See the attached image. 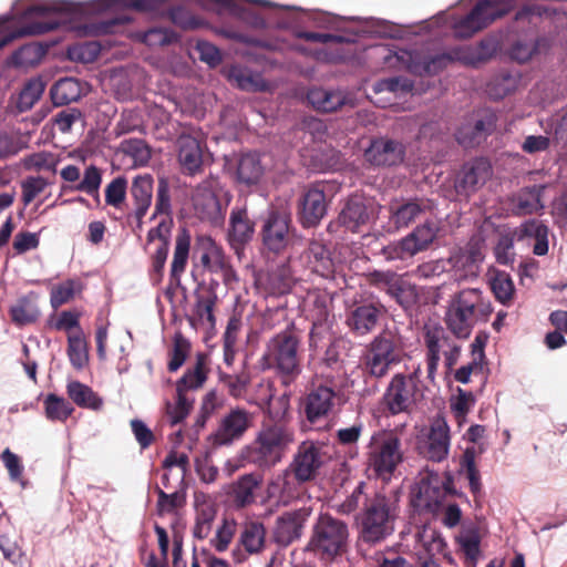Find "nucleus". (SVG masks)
<instances>
[{
    "instance_id": "nucleus-27",
    "label": "nucleus",
    "mask_w": 567,
    "mask_h": 567,
    "mask_svg": "<svg viewBox=\"0 0 567 567\" xmlns=\"http://www.w3.org/2000/svg\"><path fill=\"white\" fill-rule=\"evenodd\" d=\"M327 213L326 195L319 184L310 186L300 202L299 220L306 228L317 226Z\"/></svg>"
},
{
    "instance_id": "nucleus-38",
    "label": "nucleus",
    "mask_w": 567,
    "mask_h": 567,
    "mask_svg": "<svg viewBox=\"0 0 567 567\" xmlns=\"http://www.w3.org/2000/svg\"><path fill=\"white\" fill-rule=\"evenodd\" d=\"M153 184L154 179L150 174L137 175L132 182L130 194L138 216L146 215L152 204Z\"/></svg>"
},
{
    "instance_id": "nucleus-28",
    "label": "nucleus",
    "mask_w": 567,
    "mask_h": 567,
    "mask_svg": "<svg viewBox=\"0 0 567 567\" xmlns=\"http://www.w3.org/2000/svg\"><path fill=\"white\" fill-rule=\"evenodd\" d=\"M311 514L310 507L287 512L277 518L275 538L281 545H289L299 538L306 520Z\"/></svg>"
},
{
    "instance_id": "nucleus-40",
    "label": "nucleus",
    "mask_w": 567,
    "mask_h": 567,
    "mask_svg": "<svg viewBox=\"0 0 567 567\" xmlns=\"http://www.w3.org/2000/svg\"><path fill=\"white\" fill-rule=\"evenodd\" d=\"M437 226L433 220L426 219L405 236L406 241L414 254L426 250L437 236Z\"/></svg>"
},
{
    "instance_id": "nucleus-15",
    "label": "nucleus",
    "mask_w": 567,
    "mask_h": 567,
    "mask_svg": "<svg viewBox=\"0 0 567 567\" xmlns=\"http://www.w3.org/2000/svg\"><path fill=\"white\" fill-rule=\"evenodd\" d=\"M452 484L450 475L442 478L437 473L423 474L413 489L417 506L426 508L439 506L447 495L452 494Z\"/></svg>"
},
{
    "instance_id": "nucleus-5",
    "label": "nucleus",
    "mask_w": 567,
    "mask_h": 567,
    "mask_svg": "<svg viewBox=\"0 0 567 567\" xmlns=\"http://www.w3.org/2000/svg\"><path fill=\"white\" fill-rule=\"evenodd\" d=\"M511 9L512 0H480L467 14L452 23L453 37L457 40L471 39Z\"/></svg>"
},
{
    "instance_id": "nucleus-30",
    "label": "nucleus",
    "mask_w": 567,
    "mask_h": 567,
    "mask_svg": "<svg viewBox=\"0 0 567 567\" xmlns=\"http://www.w3.org/2000/svg\"><path fill=\"white\" fill-rule=\"evenodd\" d=\"M190 250V235L186 229L177 234L175 248L169 269L168 288H178L182 284V275L186 270Z\"/></svg>"
},
{
    "instance_id": "nucleus-54",
    "label": "nucleus",
    "mask_w": 567,
    "mask_h": 567,
    "mask_svg": "<svg viewBox=\"0 0 567 567\" xmlns=\"http://www.w3.org/2000/svg\"><path fill=\"white\" fill-rule=\"evenodd\" d=\"M190 342L181 332H176L173 338V347L168 352L169 361L167 363V370L169 372H176L182 368L190 353Z\"/></svg>"
},
{
    "instance_id": "nucleus-25",
    "label": "nucleus",
    "mask_w": 567,
    "mask_h": 567,
    "mask_svg": "<svg viewBox=\"0 0 567 567\" xmlns=\"http://www.w3.org/2000/svg\"><path fill=\"white\" fill-rule=\"evenodd\" d=\"M499 50V41L495 35H486L475 45L464 44L454 47L457 62L471 68H478L495 56Z\"/></svg>"
},
{
    "instance_id": "nucleus-61",
    "label": "nucleus",
    "mask_w": 567,
    "mask_h": 567,
    "mask_svg": "<svg viewBox=\"0 0 567 567\" xmlns=\"http://www.w3.org/2000/svg\"><path fill=\"white\" fill-rule=\"evenodd\" d=\"M44 92V85L40 80L29 81L19 94L18 105L21 111L30 110Z\"/></svg>"
},
{
    "instance_id": "nucleus-29",
    "label": "nucleus",
    "mask_w": 567,
    "mask_h": 567,
    "mask_svg": "<svg viewBox=\"0 0 567 567\" xmlns=\"http://www.w3.org/2000/svg\"><path fill=\"white\" fill-rule=\"evenodd\" d=\"M429 210L430 203L425 199L393 202L389 206L390 221L396 229L406 228Z\"/></svg>"
},
{
    "instance_id": "nucleus-10",
    "label": "nucleus",
    "mask_w": 567,
    "mask_h": 567,
    "mask_svg": "<svg viewBox=\"0 0 567 567\" xmlns=\"http://www.w3.org/2000/svg\"><path fill=\"white\" fill-rule=\"evenodd\" d=\"M374 450L371 454L370 464L377 476L389 481L398 465L402 462L400 440L391 432H380L373 436Z\"/></svg>"
},
{
    "instance_id": "nucleus-43",
    "label": "nucleus",
    "mask_w": 567,
    "mask_h": 567,
    "mask_svg": "<svg viewBox=\"0 0 567 567\" xmlns=\"http://www.w3.org/2000/svg\"><path fill=\"white\" fill-rule=\"evenodd\" d=\"M66 352L74 369L82 370L89 363L87 342L82 329L68 336Z\"/></svg>"
},
{
    "instance_id": "nucleus-49",
    "label": "nucleus",
    "mask_w": 567,
    "mask_h": 567,
    "mask_svg": "<svg viewBox=\"0 0 567 567\" xmlns=\"http://www.w3.org/2000/svg\"><path fill=\"white\" fill-rule=\"evenodd\" d=\"M45 54V50L38 43L22 45L16 50L9 60V63L16 68H30L40 63Z\"/></svg>"
},
{
    "instance_id": "nucleus-19",
    "label": "nucleus",
    "mask_w": 567,
    "mask_h": 567,
    "mask_svg": "<svg viewBox=\"0 0 567 567\" xmlns=\"http://www.w3.org/2000/svg\"><path fill=\"white\" fill-rule=\"evenodd\" d=\"M375 213L374 204L370 199L353 195L346 202L338 216V221L346 229L359 233L374 218Z\"/></svg>"
},
{
    "instance_id": "nucleus-11",
    "label": "nucleus",
    "mask_w": 567,
    "mask_h": 567,
    "mask_svg": "<svg viewBox=\"0 0 567 567\" xmlns=\"http://www.w3.org/2000/svg\"><path fill=\"white\" fill-rule=\"evenodd\" d=\"M326 461L327 455L321 446L303 442L286 470L300 486L316 480Z\"/></svg>"
},
{
    "instance_id": "nucleus-12",
    "label": "nucleus",
    "mask_w": 567,
    "mask_h": 567,
    "mask_svg": "<svg viewBox=\"0 0 567 567\" xmlns=\"http://www.w3.org/2000/svg\"><path fill=\"white\" fill-rule=\"evenodd\" d=\"M385 312L379 301L355 302L346 312V326L353 336L364 337L377 329Z\"/></svg>"
},
{
    "instance_id": "nucleus-9",
    "label": "nucleus",
    "mask_w": 567,
    "mask_h": 567,
    "mask_svg": "<svg viewBox=\"0 0 567 567\" xmlns=\"http://www.w3.org/2000/svg\"><path fill=\"white\" fill-rule=\"evenodd\" d=\"M264 246L275 254L284 251L293 238L291 214L288 208L271 207L260 230Z\"/></svg>"
},
{
    "instance_id": "nucleus-3",
    "label": "nucleus",
    "mask_w": 567,
    "mask_h": 567,
    "mask_svg": "<svg viewBox=\"0 0 567 567\" xmlns=\"http://www.w3.org/2000/svg\"><path fill=\"white\" fill-rule=\"evenodd\" d=\"M300 346L301 337L293 322L266 343L262 360L268 369L276 371L285 385L292 383L301 373Z\"/></svg>"
},
{
    "instance_id": "nucleus-62",
    "label": "nucleus",
    "mask_w": 567,
    "mask_h": 567,
    "mask_svg": "<svg viewBox=\"0 0 567 567\" xmlns=\"http://www.w3.org/2000/svg\"><path fill=\"white\" fill-rule=\"evenodd\" d=\"M169 20L184 30H195L202 25V21L183 6H174L168 10Z\"/></svg>"
},
{
    "instance_id": "nucleus-60",
    "label": "nucleus",
    "mask_w": 567,
    "mask_h": 567,
    "mask_svg": "<svg viewBox=\"0 0 567 567\" xmlns=\"http://www.w3.org/2000/svg\"><path fill=\"white\" fill-rule=\"evenodd\" d=\"M168 251L169 249H167L166 246L157 247L155 252L150 257L148 278L153 286H158L163 281Z\"/></svg>"
},
{
    "instance_id": "nucleus-23",
    "label": "nucleus",
    "mask_w": 567,
    "mask_h": 567,
    "mask_svg": "<svg viewBox=\"0 0 567 567\" xmlns=\"http://www.w3.org/2000/svg\"><path fill=\"white\" fill-rule=\"evenodd\" d=\"M266 545L265 525L256 520L246 522L243 525L237 547L233 550V557L237 563H243L250 555L261 554Z\"/></svg>"
},
{
    "instance_id": "nucleus-42",
    "label": "nucleus",
    "mask_w": 567,
    "mask_h": 567,
    "mask_svg": "<svg viewBox=\"0 0 567 567\" xmlns=\"http://www.w3.org/2000/svg\"><path fill=\"white\" fill-rule=\"evenodd\" d=\"M261 480L255 474L241 476L233 486L234 502L239 507H245L255 502V491L259 487Z\"/></svg>"
},
{
    "instance_id": "nucleus-14",
    "label": "nucleus",
    "mask_w": 567,
    "mask_h": 567,
    "mask_svg": "<svg viewBox=\"0 0 567 567\" xmlns=\"http://www.w3.org/2000/svg\"><path fill=\"white\" fill-rule=\"evenodd\" d=\"M292 434L287 427H264L257 437V461L261 465L271 466L279 462L286 447L292 442Z\"/></svg>"
},
{
    "instance_id": "nucleus-47",
    "label": "nucleus",
    "mask_w": 567,
    "mask_h": 567,
    "mask_svg": "<svg viewBox=\"0 0 567 567\" xmlns=\"http://www.w3.org/2000/svg\"><path fill=\"white\" fill-rule=\"evenodd\" d=\"M328 318V308L326 306L319 307L317 316L313 317L312 328L309 333V348L311 351H317L322 347L323 341L330 338Z\"/></svg>"
},
{
    "instance_id": "nucleus-6",
    "label": "nucleus",
    "mask_w": 567,
    "mask_h": 567,
    "mask_svg": "<svg viewBox=\"0 0 567 567\" xmlns=\"http://www.w3.org/2000/svg\"><path fill=\"white\" fill-rule=\"evenodd\" d=\"M423 338L426 348L427 378L434 379L441 354L444 357L446 373H451L461 357V344L439 324L425 326Z\"/></svg>"
},
{
    "instance_id": "nucleus-21",
    "label": "nucleus",
    "mask_w": 567,
    "mask_h": 567,
    "mask_svg": "<svg viewBox=\"0 0 567 567\" xmlns=\"http://www.w3.org/2000/svg\"><path fill=\"white\" fill-rule=\"evenodd\" d=\"M177 161L186 176L200 174L204 168V144L190 134H181L176 140Z\"/></svg>"
},
{
    "instance_id": "nucleus-63",
    "label": "nucleus",
    "mask_w": 567,
    "mask_h": 567,
    "mask_svg": "<svg viewBox=\"0 0 567 567\" xmlns=\"http://www.w3.org/2000/svg\"><path fill=\"white\" fill-rule=\"evenodd\" d=\"M127 179L124 176H117L105 187V203L115 208L121 207L126 198Z\"/></svg>"
},
{
    "instance_id": "nucleus-41",
    "label": "nucleus",
    "mask_w": 567,
    "mask_h": 567,
    "mask_svg": "<svg viewBox=\"0 0 567 567\" xmlns=\"http://www.w3.org/2000/svg\"><path fill=\"white\" fill-rule=\"evenodd\" d=\"M520 233L523 237L535 239L533 252L536 256H545L548 252V227L540 220L530 219L522 225Z\"/></svg>"
},
{
    "instance_id": "nucleus-57",
    "label": "nucleus",
    "mask_w": 567,
    "mask_h": 567,
    "mask_svg": "<svg viewBox=\"0 0 567 567\" xmlns=\"http://www.w3.org/2000/svg\"><path fill=\"white\" fill-rule=\"evenodd\" d=\"M223 406V398L215 390L208 391L202 399L197 420L194 425H205Z\"/></svg>"
},
{
    "instance_id": "nucleus-1",
    "label": "nucleus",
    "mask_w": 567,
    "mask_h": 567,
    "mask_svg": "<svg viewBox=\"0 0 567 567\" xmlns=\"http://www.w3.org/2000/svg\"><path fill=\"white\" fill-rule=\"evenodd\" d=\"M493 312L491 301L476 288L463 289L451 300L445 324L457 339H467L478 322H486Z\"/></svg>"
},
{
    "instance_id": "nucleus-53",
    "label": "nucleus",
    "mask_w": 567,
    "mask_h": 567,
    "mask_svg": "<svg viewBox=\"0 0 567 567\" xmlns=\"http://www.w3.org/2000/svg\"><path fill=\"white\" fill-rule=\"evenodd\" d=\"M388 295L394 299L402 308L409 309L416 305L419 292L415 285L404 280L400 275L398 280L393 284Z\"/></svg>"
},
{
    "instance_id": "nucleus-50",
    "label": "nucleus",
    "mask_w": 567,
    "mask_h": 567,
    "mask_svg": "<svg viewBox=\"0 0 567 567\" xmlns=\"http://www.w3.org/2000/svg\"><path fill=\"white\" fill-rule=\"evenodd\" d=\"M83 282L78 278H70L52 287L50 291V303L53 309L71 301L76 292L82 291Z\"/></svg>"
},
{
    "instance_id": "nucleus-22",
    "label": "nucleus",
    "mask_w": 567,
    "mask_h": 567,
    "mask_svg": "<svg viewBox=\"0 0 567 567\" xmlns=\"http://www.w3.org/2000/svg\"><path fill=\"white\" fill-rule=\"evenodd\" d=\"M342 340L332 339L321 359L320 375L323 382L336 388H348L349 379L347 375L343 359L341 358Z\"/></svg>"
},
{
    "instance_id": "nucleus-56",
    "label": "nucleus",
    "mask_w": 567,
    "mask_h": 567,
    "mask_svg": "<svg viewBox=\"0 0 567 567\" xmlns=\"http://www.w3.org/2000/svg\"><path fill=\"white\" fill-rule=\"evenodd\" d=\"M132 22V18L127 14H120L107 20L92 22L85 27L86 33L90 35H103L116 32V29Z\"/></svg>"
},
{
    "instance_id": "nucleus-37",
    "label": "nucleus",
    "mask_w": 567,
    "mask_h": 567,
    "mask_svg": "<svg viewBox=\"0 0 567 567\" xmlns=\"http://www.w3.org/2000/svg\"><path fill=\"white\" fill-rule=\"evenodd\" d=\"M546 186L533 185L522 188L513 199L517 215H532L544 208L542 197Z\"/></svg>"
},
{
    "instance_id": "nucleus-35",
    "label": "nucleus",
    "mask_w": 567,
    "mask_h": 567,
    "mask_svg": "<svg viewBox=\"0 0 567 567\" xmlns=\"http://www.w3.org/2000/svg\"><path fill=\"white\" fill-rule=\"evenodd\" d=\"M236 174L238 182L247 186L258 184L265 174L260 154L257 152L241 154L237 163Z\"/></svg>"
},
{
    "instance_id": "nucleus-24",
    "label": "nucleus",
    "mask_w": 567,
    "mask_h": 567,
    "mask_svg": "<svg viewBox=\"0 0 567 567\" xmlns=\"http://www.w3.org/2000/svg\"><path fill=\"white\" fill-rule=\"evenodd\" d=\"M194 508L195 518L192 527V535L198 540L207 539L212 535L217 517V503L209 494L195 492Z\"/></svg>"
},
{
    "instance_id": "nucleus-34",
    "label": "nucleus",
    "mask_w": 567,
    "mask_h": 567,
    "mask_svg": "<svg viewBox=\"0 0 567 567\" xmlns=\"http://www.w3.org/2000/svg\"><path fill=\"white\" fill-rule=\"evenodd\" d=\"M266 494L268 498H275L277 503L286 505L298 496L299 486L288 471L285 470L270 480Z\"/></svg>"
},
{
    "instance_id": "nucleus-55",
    "label": "nucleus",
    "mask_w": 567,
    "mask_h": 567,
    "mask_svg": "<svg viewBox=\"0 0 567 567\" xmlns=\"http://www.w3.org/2000/svg\"><path fill=\"white\" fill-rule=\"evenodd\" d=\"M44 408L48 419L53 422H64L74 411L71 402L53 393L45 398Z\"/></svg>"
},
{
    "instance_id": "nucleus-52",
    "label": "nucleus",
    "mask_w": 567,
    "mask_h": 567,
    "mask_svg": "<svg viewBox=\"0 0 567 567\" xmlns=\"http://www.w3.org/2000/svg\"><path fill=\"white\" fill-rule=\"evenodd\" d=\"M489 286L497 301L504 306L511 305L515 296V287L509 274L496 271L489 279Z\"/></svg>"
},
{
    "instance_id": "nucleus-45",
    "label": "nucleus",
    "mask_w": 567,
    "mask_h": 567,
    "mask_svg": "<svg viewBox=\"0 0 567 567\" xmlns=\"http://www.w3.org/2000/svg\"><path fill=\"white\" fill-rule=\"evenodd\" d=\"M60 22L56 20L32 21L14 32H11L0 39V50L8 45L12 40L29 35H41L50 31L56 30Z\"/></svg>"
},
{
    "instance_id": "nucleus-33",
    "label": "nucleus",
    "mask_w": 567,
    "mask_h": 567,
    "mask_svg": "<svg viewBox=\"0 0 567 567\" xmlns=\"http://www.w3.org/2000/svg\"><path fill=\"white\" fill-rule=\"evenodd\" d=\"M197 249L200 251L202 266L209 272L218 274V269H224L225 262L229 259L223 247L210 236H198Z\"/></svg>"
},
{
    "instance_id": "nucleus-64",
    "label": "nucleus",
    "mask_w": 567,
    "mask_h": 567,
    "mask_svg": "<svg viewBox=\"0 0 567 567\" xmlns=\"http://www.w3.org/2000/svg\"><path fill=\"white\" fill-rule=\"evenodd\" d=\"M177 40V34L167 28H152L142 35V41L148 47H164Z\"/></svg>"
},
{
    "instance_id": "nucleus-46",
    "label": "nucleus",
    "mask_w": 567,
    "mask_h": 567,
    "mask_svg": "<svg viewBox=\"0 0 567 567\" xmlns=\"http://www.w3.org/2000/svg\"><path fill=\"white\" fill-rule=\"evenodd\" d=\"M51 99L55 105H66L81 96L80 83L75 79L66 78L54 83L50 90Z\"/></svg>"
},
{
    "instance_id": "nucleus-13",
    "label": "nucleus",
    "mask_w": 567,
    "mask_h": 567,
    "mask_svg": "<svg viewBox=\"0 0 567 567\" xmlns=\"http://www.w3.org/2000/svg\"><path fill=\"white\" fill-rule=\"evenodd\" d=\"M347 388H336L327 382L313 386L302 402L303 413L311 423L329 417L334 410L336 400Z\"/></svg>"
},
{
    "instance_id": "nucleus-8",
    "label": "nucleus",
    "mask_w": 567,
    "mask_h": 567,
    "mask_svg": "<svg viewBox=\"0 0 567 567\" xmlns=\"http://www.w3.org/2000/svg\"><path fill=\"white\" fill-rule=\"evenodd\" d=\"M348 537L347 524L330 515H321L309 545L316 553L331 558L346 549Z\"/></svg>"
},
{
    "instance_id": "nucleus-32",
    "label": "nucleus",
    "mask_w": 567,
    "mask_h": 567,
    "mask_svg": "<svg viewBox=\"0 0 567 567\" xmlns=\"http://www.w3.org/2000/svg\"><path fill=\"white\" fill-rule=\"evenodd\" d=\"M308 266L312 272L326 279L334 277L336 267L329 249L319 240H311L305 251Z\"/></svg>"
},
{
    "instance_id": "nucleus-2",
    "label": "nucleus",
    "mask_w": 567,
    "mask_h": 567,
    "mask_svg": "<svg viewBox=\"0 0 567 567\" xmlns=\"http://www.w3.org/2000/svg\"><path fill=\"white\" fill-rule=\"evenodd\" d=\"M399 514L398 493L390 495L377 493L365 499L363 509L358 517L360 537L364 543L379 544L394 532V524Z\"/></svg>"
},
{
    "instance_id": "nucleus-20",
    "label": "nucleus",
    "mask_w": 567,
    "mask_h": 567,
    "mask_svg": "<svg viewBox=\"0 0 567 567\" xmlns=\"http://www.w3.org/2000/svg\"><path fill=\"white\" fill-rule=\"evenodd\" d=\"M449 429L450 427H421L416 442L419 453L433 462H442L445 460L451 444Z\"/></svg>"
},
{
    "instance_id": "nucleus-17",
    "label": "nucleus",
    "mask_w": 567,
    "mask_h": 567,
    "mask_svg": "<svg viewBox=\"0 0 567 567\" xmlns=\"http://www.w3.org/2000/svg\"><path fill=\"white\" fill-rule=\"evenodd\" d=\"M496 120V115L488 110L474 113L468 121L458 127L455 134L458 144L466 148L478 145L493 133Z\"/></svg>"
},
{
    "instance_id": "nucleus-36",
    "label": "nucleus",
    "mask_w": 567,
    "mask_h": 567,
    "mask_svg": "<svg viewBox=\"0 0 567 567\" xmlns=\"http://www.w3.org/2000/svg\"><path fill=\"white\" fill-rule=\"evenodd\" d=\"M307 100L319 112H336L346 104L347 97L341 91L312 87L307 93Z\"/></svg>"
},
{
    "instance_id": "nucleus-18",
    "label": "nucleus",
    "mask_w": 567,
    "mask_h": 567,
    "mask_svg": "<svg viewBox=\"0 0 567 567\" xmlns=\"http://www.w3.org/2000/svg\"><path fill=\"white\" fill-rule=\"evenodd\" d=\"M492 167L484 158L465 163L456 175L454 188L458 196L470 197L491 177Z\"/></svg>"
},
{
    "instance_id": "nucleus-4",
    "label": "nucleus",
    "mask_w": 567,
    "mask_h": 567,
    "mask_svg": "<svg viewBox=\"0 0 567 567\" xmlns=\"http://www.w3.org/2000/svg\"><path fill=\"white\" fill-rule=\"evenodd\" d=\"M402 338L391 330H383L367 347L362 358L363 371L375 379L385 377L402 360Z\"/></svg>"
},
{
    "instance_id": "nucleus-48",
    "label": "nucleus",
    "mask_w": 567,
    "mask_h": 567,
    "mask_svg": "<svg viewBox=\"0 0 567 567\" xmlns=\"http://www.w3.org/2000/svg\"><path fill=\"white\" fill-rule=\"evenodd\" d=\"M237 532V523L234 518L224 516L213 537L209 538V545L217 553H224L228 549Z\"/></svg>"
},
{
    "instance_id": "nucleus-51",
    "label": "nucleus",
    "mask_w": 567,
    "mask_h": 567,
    "mask_svg": "<svg viewBox=\"0 0 567 567\" xmlns=\"http://www.w3.org/2000/svg\"><path fill=\"white\" fill-rule=\"evenodd\" d=\"M194 401V398L189 396L188 393L176 390L175 401L166 403V416L171 425H176L188 416L193 410Z\"/></svg>"
},
{
    "instance_id": "nucleus-31",
    "label": "nucleus",
    "mask_w": 567,
    "mask_h": 567,
    "mask_svg": "<svg viewBox=\"0 0 567 567\" xmlns=\"http://www.w3.org/2000/svg\"><path fill=\"white\" fill-rule=\"evenodd\" d=\"M210 360L208 354L198 352L193 367L188 368L183 377L176 382V390L188 393V391L202 389L210 372Z\"/></svg>"
},
{
    "instance_id": "nucleus-59",
    "label": "nucleus",
    "mask_w": 567,
    "mask_h": 567,
    "mask_svg": "<svg viewBox=\"0 0 567 567\" xmlns=\"http://www.w3.org/2000/svg\"><path fill=\"white\" fill-rule=\"evenodd\" d=\"M121 150L137 165H146L151 159V150L143 140H125L121 143Z\"/></svg>"
},
{
    "instance_id": "nucleus-26",
    "label": "nucleus",
    "mask_w": 567,
    "mask_h": 567,
    "mask_svg": "<svg viewBox=\"0 0 567 567\" xmlns=\"http://www.w3.org/2000/svg\"><path fill=\"white\" fill-rule=\"evenodd\" d=\"M255 234V221L249 217L247 207H234L229 214L227 239L236 251L243 250L251 241Z\"/></svg>"
},
{
    "instance_id": "nucleus-44",
    "label": "nucleus",
    "mask_w": 567,
    "mask_h": 567,
    "mask_svg": "<svg viewBox=\"0 0 567 567\" xmlns=\"http://www.w3.org/2000/svg\"><path fill=\"white\" fill-rule=\"evenodd\" d=\"M241 327L243 321L239 316L234 315L228 319L223 334L224 361L227 365H231L235 360Z\"/></svg>"
},
{
    "instance_id": "nucleus-16",
    "label": "nucleus",
    "mask_w": 567,
    "mask_h": 567,
    "mask_svg": "<svg viewBox=\"0 0 567 567\" xmlns=\"http://www.w3.org/2000/svg\"><path fill=\"white\" fill-rule=\"evenodd\" d=\"M406 148L402 142L381 136L371 140L369 147L364 151V158L377 167H392L403 163Z\"/></svg>"
},
{
    "instance_id": "nucleus-58",
    "label": "nucleus",
    "mask_w": 567,
    "mask_h": 567,
    "mask_svg": "<svg viewBox=\"0 0 567 567\" xmlns=\"http://www.w3.org/2000/svg\"><path fill=\"white\" fill-rule=\"evenodd\" d=\"M102 183L101 169L95 165H90L84 172L83 178L71 189L82 192L87 195H99V189Z\"/></svg>"
},
{
    "instance_id": "nucleus-39",
    "label": "nucleus",
    "mask_w": 567,
    "mask_h": 567,
    "mask_svg": "<svg viewBox=\"0 0 567 567\" xmlns=\"http://www.w3.org/2000/svg\"><path fill=\"white\" fill-rule=\"evenodd\" d=\"M70 400L79 408L100 411L103 408V399L89 385L80 381H70L66 385Z\"/></svg>"
},
{
    "instance_id": "nucleus-7",
    "label": "nucleus",
    "mask_w": 567,
    "mask_h": 567,
    "mask_svg": "<svg viewBox=\"0 0 567 567\" xmlns=\"http://www.w3.org/2000/svg\"><path fill=\"white\" fill-rule=\"evenodd\" d=\"M421 368L417 365L409 374L396 373L383 396L388 411L392 414L409 413L422 398Z\"/></svg>"
}]
</instances>
